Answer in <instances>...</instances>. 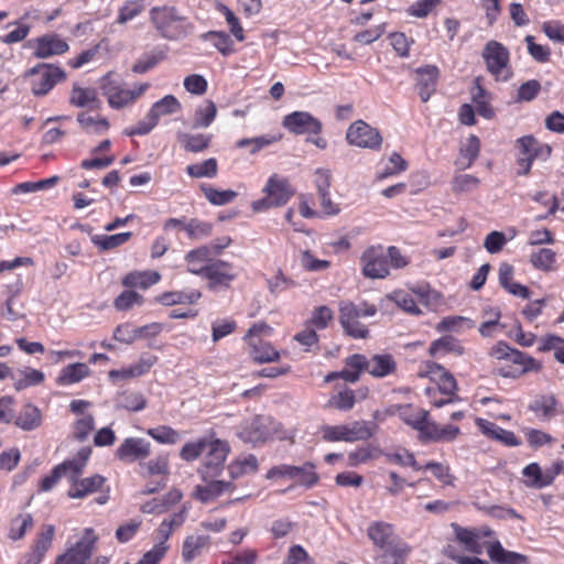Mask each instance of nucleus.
Wrapping results in <instances>:
<instances>
[{
  "label": "nucleus",
  "instance_id": "nucleus-57",
  "mask_svg": "<svg viewBox=\"0 0 564 564\" xmlns=\"http://www.w3.org/2000/svg\"><path fill=\"white\" fill-rule=\"evenodd\" d=\"M186 172L194 178L215 177L218 172L217 160L210 158L199 163L189 164L186 166Z\"/></svg>",
  "mask_w": 564,
  "mask_h": 564
},
{
  "label": "nucleus",
  "instance_id": "nucleus-38",
  "mask_svg": "<svg viewBox=\"0 0 564 564\" xmlns=\"http://www.w3.org/2000/svg\"><path fill=\"white\" fill-rule=\"evenodd\" d=\"M479 151L480 140L476 135L470 134L460 148L456 165L462 170L469 169L478 158Z\"/></svg>",
  "mask_w": 564,
  "mask_h": 564
},
{
  "label": "nucleus",
  "instance_id": "nucleus-21",
  "mask_svg": "<svg viewBox=\"0 0 564 564\" xmlns=\"http://www.w3.org/2000/svg\"><path fill=\"white\" fill-rule=\"evenodd\" d=\"M151 454V444L141 437L126 438L116 451V456L122 462L145 459Z\"/></svg>",
  "mask_w": 564,
  "mask_h": 564
},
{
  "label": "nucleus",
  "instance_id": "nucleus-41",
  "mask_svg": "<svg viewBox=\"0 0 564 564\" xmlns=\"http://www.w3.org/2000/svg\"><path fill=\"white\" fill-rule=\"evenodd\" d=\"M411 547L405 543H399L387 549L375 557L376 564H404Z\"/></svg>",
  "mask_w": 564,
  "mask_h": 564
},
{
  "label": "nucleus",
  "instance_id": "nucleus-34",
  "mask_svg": "<svg viewBox=\"0 0 564 564\" xmlns=\"http://www.w3.org/2000/svg\"><path fill=\"white\" fill-rule=\"evenodd\" d=\"M106 478L101 475H94L79 479L73 486H69L67 495L73 499H82L90 494L101 490Z\"/></svg>",
  "mask_w": 564,
  "mask_h": 564
},
{
  "label": "nucleus",
  "instance_id": "nucleus-60",
  "mask_svg": "<svg viewBox=\"0 0 564 564\" xmlns=\"http://www.w3.org/2000/svg\"><path fill=\"white\" fill-rule=\"evenodd\" d=\"M202 191L206 199L215 206L229 204L238 196V193L232 189L220 191L208 185H202Z\"/></svg>",
  "mask_w": 564,
  "mask_h": 564
},
{
  "label": "nucleus",
  "instance_id": "nucleus-17",
  "mask_svg": "<svg viewBox=\"0 0 564 564\" xmlns=\"http://www.w3.org/2000/svg\"><path fill=\"white\" fill-rule=\"evenodd\" d=\"M282 124L294 134H318L322 131V122L307 111H294L286 115Z\"/></svg>",
  "mask_w": 564,
  "mask_h": 564
},
{
  "label": "nucleus",
  "instance_id": "nucleus-28",
  "mask_svg": "<svg viewBox=\"0 0 564 564\" xmlns=\"http://www.w3.org/2000/svg\"><path fill=\"white\" fill-rule=\"evenodd\" d=\"M415 82L419 95L423 102H426L435 91L438 78V68L433 65L420 67L415 70Z\"/></svg>",
  "mask_w": 564,
  "mask_h": 564
},
{
  "label": "nucleus",
  "instance_id": "nucleus-42",
  "mask_svg": "<svg viewBox=\"0 0 564 564\" xmlns=\"http://www.w3.org/2000/svg\"><path fill=\"white\" fill-rule=\"evenodd\" d=\"M202 296V293L197 290L189 291H169L162 293L158 301L166 306L177 305V304H194Z\"/></svg>",
  "mask_w": 564,
  "mask_h": 564
},
{
  "label": "nucleus",
  "instance_id": "nucleus-16",
  "mask_svg": "<svg viewBox=\"0 0 564 564\" xmlns=\"http://www.w3.org/2000/svg\"><path fill=\"white\" fill-rule=\"evenodd\" d=\"M97 536L93 529H85L83 538L67 552L59 555L55 564H85L90 557Z\"/></svg>",
  "mask_w": 564,
  "mask_h": 564
},
{
  "label": "nucleus",
  "instance_id": "nucleus-39",
  "mask_svg": "<svg viewBox=\"0 0 564 564\" xmlns=\"http://www.w3.org/2000/svg\"><path fill=\"white\" fill-rule=\"evenodd\" d=\"M259 468L258 459L252 454L240 455L228 465L231 479H238L245 475L256 473Z\"/></svg>",
  "mask_w": 564,
  "mask_h": 564
},
{
  "label": "nucleus",
  "instance_id": "nucleus-8",
  "mask_svg": "<svg viewBox=\"0 0 564 564\" xmlns=\"http://www.w3.org/2000/svg\"><path fill=\"white\" fill-rule=\"evenodd\" d=\"M265 196L252 203L254 212H264L272 207H280L285 205L293 196L286 180L279 177L276 174L271 175L263 188Z\"/></svg>",
  "mask_w": 564,
  "mask_h": 564
},
{
  "label": "nucleus",
  "instance_id": "nucleus-50",
  "mask_svg": "<svg viewBox=\"0 0 564 564\" xmlns=\"http://www.w3.org/2000/svg\"><path fill=\"white\" fill-rule=\"evenodd\" d=\"M217 107L212 100H204L196 109L193 119L194 128H207L215 120Z\"/></svg>",
  "mask_w": 564,
  "mask_h": 564
},
{
  "label": "nucleus",
  "instance_id": "nucleus-3",
  "mask_svg": "<svg viewBox=\"0 0 564 564\" xmlns=\"http://www.w3.org/2000/svg\"><path fill=\"white\" fill-rule=\"evenodd\" d=\"M377 314V307L373 304L361 302L355 304L349 301L339 303V323L345 333L354 338H366L368 328L359 322L360 317H371Z\"/></svg>",
  "mask_w": 564,
  "mask_h": 564
},
{
  "label": "nucleus",
  "instance_id": "nucleus-35",
  "mask_svg": "<svg viewBox=\"0 0 564 564\" xmlns=\"http://www.w3.org/2000/svg\"><path fill=\"white\" fill-rule=\"evenodd\" d=\"M398 415L399 417L412 429L419 432V437L421 436L424 426L429 421V412L423 409L414 410L410 404L406 405H398Z\"/></svg>",
  "mask_w": 564,
  "mask_h": 564
},
{
  "label": "nucleus",
  "instance_id": "nucleus-18",
  "mask_svg": "<svg viewBox=\"0 0 564 564\" xmlns=\"http://www.w3.org/2000/svg\"><path fill=\"white\" fill-rule=\"evenodd\" d=\"M507 362L511 365L501 367L498 370L499 375L505 378H518L525 372L540 369V364L533 357L513 348L509 354Z\"/></svg>",
  "mask_w": 564,
  "mask_h": 564
},
{
  "label": "nucleus",
  "instance_id": "nucleus-15",
  "mask_svg": "<svg viewBox=\"0 0 564 564\" xmlns=\"http://www.w3.org/2000/svg\"><path fill=\"white\" fill-rule=\"evenodd\" d=\"M275 432V422L270 417L256 416L246 421L242 425L239 437L246 443H263Z\"/></svg>",
  "mask_w": 564,
  "mask_h": 564
},
{
  "label": "nucleus",
  "instance_id": "nucleus-13",
  "mask_svg": "<svg viewBox=\"0 0 564 564\" xmlns=\"http://www.w3.org/2000/svg\"><path fill=\"white\" fill-rule=\"evenodd\" d=\"M381 245L368 247L360 257L361 271L369 279H384L389 275V261Z\"/></svg>",
  "mask_w": 564,
  "mask_h": 564
},
{
  "label": "nucleus",
  "instance_id": "nucleus-51",
  "mask_svg": "<svg viewBox=\"0 0 564 564\" xmlns=\"http://www.w3.org/2000/svg\"><path fill=\"white\" fill-rule=\"evenodd\" d=\"M430 352L434 356L449 352L460 356L464 354V347L457 338L443 336L431 344Z\"/></svg>",
  "mask_w": 564,
  "mask_h": 564
},
{
  "label": "nucleus",
  "instance_id": "nucleus-25",
  "mask_svg": "<svg viewBox=\"0 0 564 564\" xmlns=\"http://www.w3.org/2000/svg\"><path fill=\"white\" fill-rule=\"evenodd\" d=\"M91 455V448L90 447H83L80 448L76 455L63 462L62 464L57 465V467H61V473L63 477H66L73 486L75 482H77L80 479V476L84 473V469L87 465V462Z\"/></svg>",
  "mask_w": 564,
  "mask_h": 564
},
{
  "label": "nucleus",
  "instance_id": "nucleus-23",
  "mask_svg": "<svg viewBox=\"0 0 564 564\" xmlns=\"http://www.w3.org/2000/svg\"><path fill=\"white\" fill-rule=\"evenodd\" d=\"M460 435V429L454 424L441 425L434 421H427L420 436L422 442L452 443Z\"/></svg>",
  "mask_w": 564,
  "mask_h": 564
},
{
  "label": "nucleus",
  "instance_id": "nucleus-22",
  "mask_svg": "<svg viewBox=\"0 0 564 564\" xmlns=\"http://www.w3.org/2000/svg\"><path fill=\"white\" fill-rule=\"evenodd\" d=\"M367 535L381 550L403 542L395 534L394 527L384 521L371 522L367 528Z\"/></svg>",
  "mask_w": 564,
  "mask_h": 564
},
{
  "label": "nucleus",
  "instance_id": "nucleus-32",
  "mask_svg": "<svg viewBox=\"0 0 564 564\" xmlns=\"http://www.w3.org/2000/svg\"><path fill=\"white\" fill-rule=\"evenodd\" d=\"M488 556L492 562L499 564H529L528 556L505 550L499 541L486 545Z\"/></svg>",
  "mask_w": 564,
  "mask_h": 564
},
{
  "label": "nucleus",
  "instance_id": "nucleus-59",
  "mask_svg": "<svg viewBox=\"0 0 564 564\" xmlns=\"http://www.w3.org/2000/svg\"><path fill=\"white\" fill-rule=\"evenodd\" d=\"M389 297L404 312H408L413 315H419L422 312L413 294L410 293L409 291L397 290L392 292Z\"/></svg>",
  "mask_w": 564,
  "mask_h": 564
},
{
  "label": "nucleus",
  "instance_id": "nucleus-55",
  "mask_svg": "<svg viewBox=\"0 0 564 564\" xmlns=\"http://www.w3.org/2000/svg\"><path fill=\"white\" fill-rule=\"evenodd\" d=\"M522 475L527 477L524 482L528 487L540 489L550 485V477H546L545 470L543 471L536 463L527 465Z\"/></svg>",
  "mask_w": 564,
  "mask_h": 564
},
{
  "label": "nucleus",
  "instance_id": "nucleus-56",
  "mask_svg": "<svg viewBox=\"0 0 564 564\" xmlns=\"http://www.w3.org/2000/svg\"><path fill=\"white\" fill-rule=\"evenodd\" d=\"M132 236V232H120L116 235H95L91 237V242L97 246L100 250L115 249L126 243Z\"/></svg>",
  "mask_w": 564,
  "mask_h": 564
},
{
  "label": "nucleus",
  "instance_id": "nucleus-6",
  "mask_svg": "<svg viewBox=\"0 0 564 564\" xmlns=\"http://www.w3.org/2000/svg\"><path fill=\"white\" fill-rule=\"evenodd\" d=\"M517 163L519 175H528L534 160L546 161L551 155V147L539 142L533 135H524L517 140Z\"/></svg>",
  "mask_w": 564,
  "mask_h": 564
},
{
  "label": "nucleus",
  "instance_id": "nucleus-14",
  "mask_svg": "<svg viewBox=\"0 0 564 564\" xmlns=\"http://www.w3.org/2000/svg\"><path fill=\"white\" fill-rule=\"evenodd\" d=\"M346 140L350 145L370 150H379L382 144L380 132L364 120H357L349 126Z\"/></svg>",
  "mask_w": 564,
  "mask_h": 564
},
{
  "label": "nucleus",
  "instance_id": "nucleus-58",
  "mask_svg": "<svg viewBox=\"0 0 564 564\" xmlns=\"http://www.w3.org/2000/svg\"><path fill=\"white\" fill-rule=\"evenodd\" d=\"M12 379L14 380V388L17 390H23L42 383L44 381V373L36 369L25 368L19 371L18 377L12 376Z\"/></svg>",
  "mask_w": 564,
  "mask_h": 564
},
{
  "label": "nucleus",
  "instance_id": "nucleus-11",
  "mask_svg": "<svg viewBox=\"0 0 564 564\" xmlns=\"http://www.w3.org/2000/svg\"><path fill=\"white\" fill-rule=\"evenodd\" d=\"M268 479L284 478L294 480L295 484L312 487L317 480L318 476L315 471V466L311 463H305L302 466L293 465H278L270 468L265 475Z\"/></svg>",
  "mask_w": 564,
  "mask_h": 564
},
{
  "label": "nucleus",
  "instance_id": "nucleus-12",
  "mask_svg": "<svg viewBox=\"0 0 564 564\" xmlns=\"http://www.w3.org/2000/svg\"><path fill=\"white\" fill-rule=\"evenodd\" d=\"M29 74L32 76V93L35 96L46 95L56 84L66 78L61 67L44 63L30 69Z\"/></svg>",
  "mask_w": 564,
  "mask_h": 564
},
{
  "label": "nucleus",
  "instance_id": "nucleus-20",
  "mask_svg": "<svg viewBox=\"0 0 564 564\" xmlns=\"http://www.w3.org/2000/svg\"><path fill=\"white\" fill-rule=\"evenodd\" d=\"M32 45L34 47V56L43 59L55 55H62L69 48L67 42L55 33L45 34L33 40Z\"/></svg>",
  "mask_w": 564,
  "mask_h": 564
},
{
  "label": "nucleus",
  "instance_id": "nucleus-1",
  "mask_svg": "<svg viewBox=\"0 0 564 564\" xmlns=\"http://www.w3.org/2000/svg\"><path fill=\"white\" fill-rule=\"evenodd\" d=\"M149 19L156 33L167 41H183L194 33L195 25L175 6H155L149 11Z\"/></svg>",
  "mask_w": 564,
  "mask_h": 564
},
{
  "label": "nucleus",
  "instance_id": "nucleus-62",
  "mask_svg": "<svg viewBox=\"0 0 564 564\" xmlns=\"http://www.w3.org/2000/svg\"><path fill=\"white\" fill-rule=\"evenodd\" d=\"M187 237L194 240H202L212 235L213 225L208 221L192 218L184 225Z\"/></svg>",
  "mask_w": 564,
  "mask_h": 564
},
{
  "label": "nucleus",
  "instance_id": "nucleus-5",
  "mask_svg": "<svg viewBox=\"0 0 564 564\" xmlns=\"http://www.w3.org/2000/svg\"><path fill=\"white\" fill-rule=\"evenodd\" d=\"M481 56L487 70L497 80L507 82L511 78L510 53L502 43L495 40L487 42Z\"/></svg>",
  "mask_w": 564,
  "mask_h": 564
},
{
  "label": "nucleus",
  "instance_id": "nucleus-49",
  "mask_svg": "<svg viewBox=\"0 0 564 564\" xmlns=\"http://www.w3.org/2000/svg\"><path fill=\"white\" fill-rule=\"evenodd\" d=\"M557 401L552 394H544L538 397L531 402L529 409L533 411L539 417L551 419L556 415Z\"/></svg>",
  "mask_w": 564,
  "mask_h": 564
},
{
  "label": "nucleus",
  "instance_id": "nucleus-53",
  "mask_svg": "<svg viewBox=\"0 0 564 564\" xmlns=\"http://www.w3.org/2000/svg\"><path fill=\"white\" fill-rule=\"evenodd\" d=\"M204 41L212 42L213 46L217 48L224 56L234 53V41L223 31H208L200 36Z\"/></svg>",
  "mask_w": 564,
  "mask_h": 564
},
{
  "label": "nucleus",
  "instance_id": "nucleus-52",
  "mask_svg": "<svg viewBox=\"0 0 564 564\" xmlns=\"http://www.w3.org/2000/svg\"><path fill=\"white\" fill-rule=\"evenodd\" d=\"M456 538L468 551L476 554L482 553L486 543L482 541L478 531L457 528Z\"/></svg>",
  "mask_w": 564,
  "mask_h": 564
},
{
  "label": "nucleus",
  "instance_id": "nucleus-37",
  "mask_svg": "<svg viewBox=\"0 0 564 564\" xmlns=\"http://www.w3.org/2000/svg\"><path fill=\"white\" fill-rule=\"evenodd\" d=\"M160 280L161 274L158 271H133L122 279V284L127 288H140L147 290L156 284Z\"/></svg>",
  "mask_w": 564,
  "mask_h": 564
},
{
  "label": "nucleus",
  "instance_id": "nucleus-43",
  "mask_svg": "<svg viewBox=\"0 0 564 564\" xmlns=\"http://www.w3.org/2000/svg\"><path fill=\"white\" fill-rule=\"evenodd\" d=\"M177 140L185 151L199 153L209 147L212 135L203 133L192 134L186 132H180L177 134Z\"/></svg>",
  "mask_w": 564,
  "mask_h": 564
},
{
  "label": "nucleus",
  "instance_id": "nucleus-48",
  "mask_svg": "<svg viewBox=\"0 0 564 564\" xmlns=\"http://www.w3.org/2000/svg\"><path fill=\"white\" fill-rule=\"evenodd\" d=\"M14 420V424L24 431L35 430L41 425V412L32 405H24Z\"/></svg>",
  "mask_w": 564,
  "mask_h": 564
},
{
  "label": "nucleus",
  "instance_id": "nucleus-64",
  "mask_svg": "<svg viewBox=\"0 0 564 564\" xmlns=\"http://www.w3.org/2000/svg\"><path fill=\"white\" fill-rule=\"evenodd\" d=\"M148 434L161 444H176L181 441V434L166 425L149 429Z\"/></svg>",
  "mask_w": 564,
  "mask_h": 564
},
{
  "label": "nucleus",
  "instance_id": "nucleus-61",
  "mask_svg": "<svg viewBox=\"0 0 564 564\" xmlns=\"http://www.w3.org/2000/svg\"><path fill=\"white\" fill-rule=\"evenodd\" d=\"M475 322L464 316H446L437 325L440 332H456L459 333L464 329H471Z\"/></svg>",
  "mask_w": 564,
  "mask_h": 564
},
{
  "label": "nucleus",
  "instance_id": "nucleus-19",
  "mask_svg": "<svg viewBox=\"0 0 564 564\" xmlns=\"http://www.w3.org/2000/svg\"><path fill=\"white\" fill-rule=\"evenodd\" d=\"M217 477L202 479L204 484L196 485L192 497L202 503H209L225 492H231L235 485L231 481L217 480Z\"/></svg>",
  "mask_w": 564,
  "mask_h": 564
},
{
  "label": "nucleus",
  "instance_id": "nucleus-36",
  "mask_svg": "<svg viewBox=\"0 0 564 564\" xmlns=\"http://www.w3.org/2000/svg\"><path fill=\"white\" fill-rule=\"evenodd\" d=\"M210 543V538L203 534H192L186 536L182 546V556L186 563H191L199 556L205 547Z\"/></svg>",
  "mask_w": 564,
  "mask_h": 564
},
{
  "label": "nucleus",
  "instance_id": "nucleus-24",
  "mask_svg": "<svg viewBox=\"0 0 564 564\" xmlns=\"http://www.w3.org/2000/svg\"><path fill=\"white\" fill-rule=\"evenodd\" d=\"M55 529L52 524L44 525L32 550L25 553L18 564H40L52 545Z\"/></svg>",
  "mask_w": 564,
  "mask_h": 564
},
{
  "label": "nucleus",
  "instance_id": "nucleus-46",
  "mask_svg": "<svg viewBox=\"0 0 564 564\" xmlns=\"http://www.w3.org/2000/svg\"><path fill=\"white\" fill-rule=\"evenodd\" d=\"M556 252L550 248H541L530 254V263L534 269L551 272L556 270Z\"/></svg>",
  "mask_w": 564,
  "mask_h": 564
},
{
  "label": "nucleus",
  "instance_id": "nucleus-9",
  "mask_svg": "<svg viewBox=\"0 0 564 564\" xmlns=\"http://www.w3.org/2000/svg\"><path fill=\"white\" fill-rule=\"evenodd\" d=\"M322 437L327 442H357L366 441L372 436V430L369 423L365 421H355L341 425H323L321 427Z\"/></svg>",
  "mask_w": 564,
  "mask_h": 564
},
{
  "label": "nucleus",
  "instance_id": "nucleus-27",
  "mask_svg": "<svg viewBox=\"0 0 564 564\" xmlns=\"http://www.w3.org/2000/svg\"><path fill=\"white\" fill-rule=\"evenodd\" d=\"M69 104L89 111L98 110L102 105L95 88L82 87L77 84H75L70 90Z\"/></svg>",
  "mask_w": 564,
  "mask_h": 564
},
{
  "label": "nucleus",
  "instance_id": "nucleus-4",
  "mask_svg": "<svg viewBox=\"0 0 564 564\" xmlns=\"http://www.w3.org/2000/svg\"><path fill=\"white\" fill-rule=\"evenodd\" d=\"M102 94L113 109H121L134 102L149 88V84H138L133 88H127L112 74H107L100 80Z\"/></svg>",
  "mask_w": 564,
  "mask_h": 564
},
{
  "label": "nucleus",
  "instance_id": "nucleus-40",
  "mask_svg": "<svg viewBox=\"0 0 564 564\" xmlns=\"http://www.w3.org/2000/svg\"><path fill=\"white\" fill-rule=\"evenodd\" d=\"M249 345L251 347L250 355L256 362H273L280 358L279 351L268 341L251 339Z\"/></svg>",
  "mask_w": 564,
  "mask_h": 564
},
{
  "label": "nucleus",
  "instance_id": "nucleus-30",
  "mask_svg": "<svg viewBox=\"0 0 564 564\" xmlns=\"http://www.w3.org/2000/svg\"><path fill=\"white\" fill-rule=\"evenodd\" d=\"M155 362H156L155 356H143L135 364H133L129 367L110 370L109 378L112 381L138 378V377H141L144 373L149 372Z\"/></svg>",
  "mask_w": 564,
  "mask_h": 564
},
{
  "label": "nucleus",
  "instance_id": "nucleus-45",
  "mask_svg": "<svg viewBox=\"0 0 564 564\" xmlns=\"http://www.w3.org/2000/svg\"><path fill=\"white\" fill-rule=\"evenodd\" d=\"M77 122L86 133L90 134H104L109 129V122L106 118L94 117L86 111L77 115Z\"/></svg>",
  "mask_w": 564,
  "mask_h": 564
},
{
  "label": "nucleus",
  "instance_id": "nucleus-26",
  "mask_svg": "<svg viewBox=\"0 0 564 564\" xmlns=\"http://www.w3.org/2000/svg\"><path fill=\"white\" fill-rule=\"evenodd\" d=\"M236 272L232 265L223 260H216L208 264L203 278L209 281L210 288L218 285L228 286L231 281L236 279Z\"/></svg>",
  "mask_w": 564,
  "mask_h": 564
},
{
  "label": "nucleus",
  "instance_id": "nucleus-33",
  "mask_svg": "<svg viewBox=\"0 0 564 564\" xmlns=\"http://www.w3.org/2000/svg\"><path fill=\"white\" fill-rule=\"evenodd\" d=\"M213 258L214 257L212 256L206 245L188 251L185 254L187 271L195 275L202 276L208 264L213 262Z\"/></svg>",
  "mask_w": 564,
  "mask_h": 564
},
{
  "label": "nucleus",
  "instance_id": "nucleus-10",
  "mask_svg": "<svg viewBox=\"0 0 564 564\" xmlns=\"http://www.w3.org/2000/svg\"><path fill=\"white\" fill-rule=\"evenodd\" d=\"M230 452L229 444L218 438H208V446H206L205 458L198 474L202 479L210 477H218L223 469L224 463Z\"/></svg>",
  "mask_w": 564,
  "mask_h": 564
},
{
  "label": "nucleus",
  "instance_id": "nucleus-47",
  "mask_svg": "<svg viewBox=\"0 0 564 564\" xmlns=\"http://www.w3.org/2000/svg\"><path fill=\"white\" fill-rule=\"evenodd\" d=\"M181 109L182 105L178 99L173 95H166L152 105L149 113L159 122L161 117L176 113Z\"/></svg>",
  "mask_w": 564,
  "mask_h": 564
},
{
  "label": "nucleus",
  "instance_id": "nucleus-2",
  "mask_svg": "<svg viewBox=\"0 0 564 564\" xmlns=\"http://www.w3.org/2000/svg\"><path fill=\"white\" fill-rule=\"evenodd\" d=\"M423 376L429 377L435 383V386L425 388V394L432 405L442 408L459 400L456 395L457 382L443 366L427 362Z\"/></svg>",
  "mask_w": 564,
  "mask_h": 564
},
{
  "label": "nucleus",
  "instance_id": "nucleus-7",
  "mask_svg": "<svg viewBox=\"0 0 564 564\" xmlns=\"http://www.w3.org/2000/svg\"><path fill=\"white\" fill-rule=\"evenodd\" d=\"M346 366L357 370L367 371L376 378H384L397 369L394 358L389 354H376L370 358L365 355L355 354L346 359Z\"/></svg>",
  "mask_w": 564,
  "mask_h": 564
},
{
  "label": "nucleus",
  "instance_id": "nucleus-54",
  "mask_svg": "<svg viewBox=\"0 0 564 564\" xmlns=\"http://www.w3.org/2000/svg\"><path fill=\"white\" fill-rule=\"evenodd\" d=\"M145 10L144 0H127L118 10L116 22L120 25L127 24Z\"/></svg>",
  "mask_w": 564,
  "mask_h": 564
},
{
  "label": "nucleus",
  "instance_id": "nucleus-44",
  "mask_svg": "<svg viewBox=\"0 0 564 564\" xmlns=\"http://www.w3.org/2000/svg\"><path fill=\"white\" fill-rule=\"evenodd\" d=\"M89 375V368L86 364L76 362L64 367L58 377L57 383L62 386H69L82 381Z\"/></svg>",
  "mask_w": 564,
  "mask_h": 564
},
{
  "label": "nucleus",
  "instance_id": "nucleus-63",
  "mask_svg": "<svg viewBox=\"0 0 564 564\" xmlns=\"http://www.w3.org/2000/svg\"><path fill=\"white\" fill-rule=\"evenodd\" d=\"M280 138L281 137L270 135V134L260 135V137H256V138H245V139L239 140L236 145H237V148H240V149L249 147L250 154H256L259 151H261L262 149H264L265 147H269L272 143L278 142L280 140Z\"/></svg>",
  "mask_w": 564,
  "mask_h": 564
},
{
  "label": "nucleus",
  "instance_id": "nucleus-31",
  "mask_svg": "<svg viewBox=\"0 0 564 564\" xmlns=\"http://www.w3.org/2000/svg\"><path fill=\"white\" fill-rule=\"evenodd\" d=\"M183 494L178 489H172L162 498H153L141 506V511L149 514H162L178 503Z\"/></svg>",
  "mask_w": 564,
  "mask_h": 564
},
{
  "label": "nucleus",
  "instance_id": "nucleus-29",
  "mask_svg": "<svg viewBox=\"0 0 564 564\" xmlns=\"http://www.w3.org/2000/svg\"><path fill=\"white\" fill-rule=\"evenodd\" d=\"M476 425L480 432L489 438L498 441L507 446L520 445V441L513 432L505 430L494 422L478 417L476 419Z\"/></svg>",
  "mask_w": 564,
  "mask_h": 564
}]
</instances>
